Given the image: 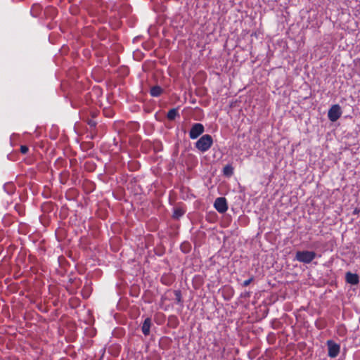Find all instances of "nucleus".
I'll return each instance as SVG.
<instances>
[{"instance_id": "f257e3e1", "label": "nucleus", "mask_w": 360, "mask_h": 360, "mask_svg": "<svg viewBox=\"0 0 360 360\" xmlns=\"http://www.w3.org/2000/svg\"><path fill=\"white\" fill-rule=\"evenodd\" d=\"M213 144V139L210 134L202 135L195 143V147L201 153L207 152Z\"/></svg>"}, {"instance_id": "f03ea898", "label": "nucleus", "mask_w": 360, "mask_h": 360, "mask_svg": "<svg viewBox=\"0 0 360 360\" xmlns=\"http://www.w3.org/2000/svg\"><path fill=\"white\" fill-rule=\"evenodd\" d=\"M316 255L314 251L299 250L295 253V260L304 264H309L316 257Z\"/></svg>"}, {"instance_id": "7ed1b4c3", "label": "nucleus", "mask_w": 360, "mask_h": 360, "mask_svg": "<svg viewBox=\"0 0 360 360\" xmlns=\"http://www.w3.org/2000/svg\"><path fill=\"white\" fill-rule=\"evenodd\" d=\"M205 131V127L201 123H194L189 131L190 139L194 140L202 135Z\"/></svg>"}, {"instance_id": "20e7f679", "label": "nucleus", "mask_w": 360, "mask_h": 360, "mask_svg": "<svg viewBox=\"0 0 360 360\" xmlns=\"http://www.w3.org/2000/svg\"><path fill=\"white\" fill-rule=\"evenodd\" d=\"M342 115L341 108L339 105H332L328 112V117L331 122L337 121Z\"/></svg>"}, {"instance_id": "39448f33", "label": "nucleus", "mask_w": 360, "mask_h": 360, "mask_svg": "<svg viewBox=\"0 0 360 360\" xmlns=\"http://www.w3.org/2000/svg\"><path fill=\"white\" fill-rule=\"evenodd\" d=\"M214 207L218 212L225 213L228 210L226 199L224 197L217 198L214 201Z\"/></svg>"}, {"instance_id": "423d86ee", "label": "nucleus", "mask_w": 360, "mask_h": 360, "mask_svg": "<svg viewBox=\"0 0 360 360\" xmlns=\"http://www.w3.org/2000/svg\"><path fill=\"white\" fill-rule=\"evenodd\" d=\"M327 346L328 348V355L330 358H335L340 353V347L338 344L330 340L327 341Z\"/></svg>"}, {"instance_id": "0eeeda50", "label": "nucleus", "mask_w": 360, "mask_h": 360, "mask_svg": "<svg viewBox=\"0 0 360 360\" xmlns=\"http://www.w3.org/2000/svg\"><path fill=\"white\" fill-rule=\"evenodd\" d=\"M345 281L351 285H357L359 283V277L358 274L348 271L345 274Z\"/></svg>"}, {"instance_id": "6e6552de", "label": "nucleus", "mask_w": 360, "mask_h": 360, "mask_svg": "<svg viewBox=\"0 0 360 360\" xmlns=\"http://www.w3.org/2000/svg\"><path fill=\"white\" fill-rule=\"evenodd\" d=\"M152 325L150 318H146L141 326V331L145 336H148L150 334V330Z\"/></svg>"}, {"instance_id": "1a4fd4ad", "label": "nucleus", "mask_w": 360, "mask_h": 360, "mask_svg": "<svg viewBox=\"0 0 360 360\" xmlns=\"http://www.w3.org/2000/svg\"><path fill=\"white\" fill-rule=\"evenodd\" d=\"M162 92V89L158 85L153 86L150 90V94L153 97L160 96Z\"/></svg>"}, {"instance_id": "9d476101", "label": "nucleus", "mask_w": 360, "mask_h": 360, "mask_svg": "<svg viewBox=\"0 0 360 360\" xmlns=\"http://www.w3.org/2000/svg\"><path fill=\"white\" fill-rule=\"evenodd\" d=\"M4 189L6 193L11 195L15 192V187L12 182H8L4 185Z\"/></svg>"}, {"instance_id": "9b49d317", "label": "nucleus", "mask_w": 360, "mask_h": 360, "mask_svg": "<svg viewBox=\"0 0 360 360\" xmlns=\"http://www.w3.org/2000/svg\"><path fill=\"white\" fill-rule=\"evenodd\" d=\"M179 114L177 108H172L170 109L167 114V117L169 120H174L176 117H179Z\"/></svg>"}, {"instance_id": "f8f14e48", "label": "nucleus", "mask_w": 360, "mask_h": 360, "mask_svg": "<svg viewBox=\"0 0 360 360\" xmlns=\"http://www.w3.org/2000/svg\"><path fill=\"white\" fill-rule=\"evenodd\" d=\"M185 213V211L180 208V207H176L174 209L172 217L174 219H179L180 217H181Z\"/></svg>"}, {"instance_id": "ddd939ff", "label": "nucleus", "mask_w": 360, "mask_h": 360, "mask_svg": "<svg viewBox=\"0 0 360 360\" xmlns=\"http://www.w3.org/2000/svg\"><path fill=\"white\" fill-rule=\"evenodd\" d=\"M223 174L226 176H231L233 174V167L231 165H226L223 168Z\"/></svg>"}, {"instance_id": "4468645a", "label": "nucleus", "mask_w": 360, "mask_h": 360, "mask_svg": "<svg viewBox=\"0 0 360 360\" xmlns=\"http://www.w3.org/2000/svg\"><path fill=\"white\" fill-rule=\"evenodd\" d=\"M174 293L175 295V300L177 304H182V297H181V292L180 290H174Z\"/></svg>"}, {"instance_id": "2eb2a0df", "label": "nucleus", "mask_w": 360, "mask_h": 360, "mask_svg": "<svg viewBox=\"0 0 360 360\" xmlns=\"http://www.w3.org/2000/svg\"><path fill=\"white\" fill-rule=\"evenodd\" d=\"M253 279H254V278H253V276H252L249 279L244 281L242 285L244 287L248 286V285H250L251 283V282L253 281Z\"/></svg>"}, {"instance_id": "dca6fc26", "label": "nucleus", "mask_w": 360, "mask_h": 360, "mask_svg": "<svg viewBox=\"0 0 360 360\" xmlns=\"http://www.w3.org/2000/svg\"><path fill=\"white\" fill-rule=\"evenodd\" d=\"M20 150L22 154H26L28 152L29 148L27 146L23 145L20 146Z\"/></svg>"}, {"instance_id": "f3484780", "label": "nucleus", "mask_w": 360, "mask_h": 360, "mask_svg": "<svg viewBox=\"0 0 360 360\" xmlns=\"http://www.w3.org/2000/svg\"><path fill=\"white\" fill-rule=\"evenodd\" d=\"M88 124L91 127H95L96 125V122L92 120H89Z\"/></svg>"}, {"instance_id": "a211bd4d", "label": "nucleus", "mask_w": 360, "mask_h": 360, "mask_svg": "<svg viewBox=\"0 0 360 360\" xmlns=\"http://www.w3.org/2000/svg\"><path fill=\"white\" fill-rule=\"evenodd\" d=\"M243 297H250V292H245L242 295Z\"/></svg>"}]
</instances>
